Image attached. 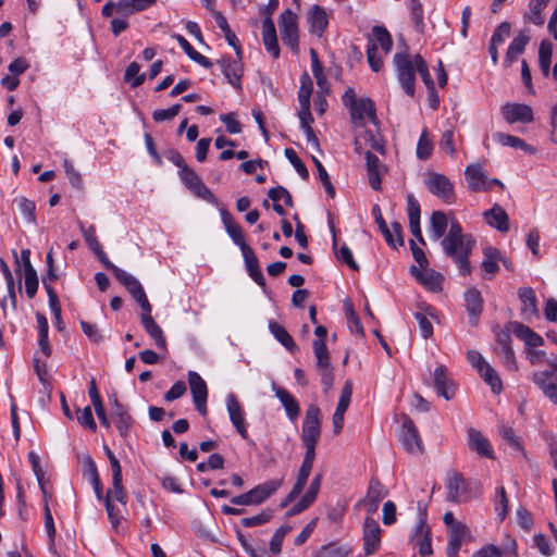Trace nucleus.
<instances>
[{"label":"nucleus","instance_id":"1","mask_svg":"<svg viewBox=\"0 0 557 557\" xmlns=\"http://www.w3.org/2000/svg\"><path fill=\"white\" fill-rule=\"evenodd\" d=\"M445 237L441 240V247L446 257L453 259L461 275L471 273L470 256L475 246V239L471 234H465L461 224L453 219Z\"/></svg>","mask_w":557,"mask_h":557},{"label":"nucleus","instance_id":"2","mask_svg":"<svg viewBox=\"0 0 557 557\" xmlns=\"http://www.w3.org/2000/svg\"><path fill=\"white\" fill-rule=\"evenodd\" d=\"M314 335L318 337L312 342V348L317 358V369L321 374V383L327 391L333 386L334 383V369L331 364V357L325 344V337L327 330L323 325H317L314 329Z\"/></svg>","mask_w":557,"mask_h":557},{"label":"nucleus","instance_id":"3","mask_svg":"<svg viewBox=\"0 0 557 557\" xmlns=\"http://www.w3.org/2000/svg\"><path fill=\"white\" fill-rule=\"evenodd\" d=\"M282 484L283 479L265 481L244 494L233 496L231 503L236 506H259L273 496Z\"/></svg>","mask_w":557,"mask_h":557},{"label":"nucleus","instance_id":"4","mask_svg":"<svg viewBox=\"0 0 557 557\" xmlns=\"http://www.w3.org/2000/svg\"><path fill=\"white\" fill-rule=\"evenodd\" d=\"M394 64L397 71V77L404 91L413 97L416 92V63L409 54L398 52L394 55Z\"/></svg>","mask_w":557,"mask_h":557},{"label":"nucleus","instance_id":"5","mask_svg":"<svg viewBox=\"0 0 557 557\" xmlns=\"http://www.w3.org/2000/svg\"><path fill=\"white\" fill-rule=\"evenodd\" d=\"M509 327L499 329L498 326L494 327V334L496 338V346L494 348L495 354L500 359L502 363L508 371H517L518 364L515 356V351L512 349V339L510 336Z\"/></svg>","mask_w":557,"mask_h":557},{"label":"nucleus","instance_id":"6","mask_svg":"<svg viewBox=\"0 0 557 557\" xmlns=\"http://www.w3.org/2000/svg\"><path fill=\"white\" fill-rule=\"evenodd\" d=\"M321 435V410L318 405L310 404L305 413L301 428L302 444H318Z\"/></svg>","mask_w":557,"mask_h":557},{"label":"nucleus","instance_id":"7","mask_svg":"<svg viewBox=\"0 0 557 557\" xmlns=\"http://www.w3.org/2000/svg\"><path fill=\"white\" fill-rule=\"evenodd\" d=\"M278 24L281 30V38L284 45L289 47L293 50V52L298 53L299 33L297 15L290 9H286L282 12Z\"/></svg>","mask_w":557,"mask_h":557},{"label":"nucleus","instance_id":"8","mask_svg":"<svg viewBox=\"0 0 557 557\" xmlns=\"http://www.w3.org/2000/svg\"><path fill=\"white\" fill-rule=\"evenodd\" d=\"M447 499L453 503H463L473 498L476 494L472 492V483L466 482L463 475L454 472L447 480Z\"/></svg>","mask_w":557,"mask_h":557},{"label":"nucleus","instance_id":"9","mask_svg":"<svg viewBox=\"0 0 557 557\" xmlns=\"http://www.w3.org/2000/svg\"><path fill=\"white\" fill-rule=\"evenodd\" d=\"M399 441L408 453H423L424 450L419 431L412 419L407 414L403 416Z\"/></svg>","mask_w":557,"mask_h":557},{"label":"nucleus","instance_id":"10","mask_svg":"<svg viewBox=\"0 0 557 557\" xmlns=\"http://www.w3.org/2000/svg\"><path fill=\"white\" fill-rule=\"evenodd\" d=\"M419 509V521L414 529V534L412 536V542L419 547V554L421 556L432 555V539H431V530L426 524V508L421 506V503L418 504Z\"/></svg>","mask_w":557,"mask_h":557},{"label":"nucleus","instance_id":"11","mask_svg":"<svg viewBox=\"0 0 557 557\" xmlns=\"http://www.w3.org/2000/svg\"><path fill=\"white\" fill-rule=\"evenodd\" d=\"M425 185L431 194L443 199L446 203L455 202L454 185L444 174L435 172L430 173Z\"/></svg>","mask_w":557,"mask_h":557},{"label":"nucleus","instance_id":"12","mask_svg":"<svg viewBox=\"0 0 557 557\" xmlns=\"http://www.w3.org/2000/svg\"><path fill=\"white\" fill-rule=\"evenodd\" d=\"M349 111L351 121L356 126L363 127L366 125V115L373 125H379L380 123L374 101L371 98H360L357 104L351 107Z\"/></svg>","mask_w":557,"mask_h":557},{"label":"nucleus","instance_id":"13","mask_svg":"<svg viewBox=\"0 0 557 557\" xmlns=\"http://www.w3.org/2000/svg\"><path fill=\"white\" fill-rule=\"evenodd\" d=\"M433 386L438 396L450 400L456 395L457 384L450 377L447 368L444 364H440L433 372Z\"/></svg>","mask_w":557,"mask_h":557},{"label":"nucleus","instance_id":"14","mask_svg":"<svg viewBox=\"0 0 557 557\" xmlns=\"http://www.w3.org/2000/svg\"><path fill=\"white\" fill-rule=\"evenodd\" d=\"M381 533L382 530L376 520L367 517L363 522L362 541L363 550L366 556L375 554L381 547Z\"/></svg>","mask_w":557,"mask_h":557},{"label":"nucleus","instance_id":"15","mask_svg":"<svg viewBox=\"0 0 557 557\" xmlns=\"http://www.w3.org/2000/svg\"><path fill=\"white\" fill-rule=\"evenodd\" d=\"M218 63L220 64L221 72L226 77L228 84H231L236 90L242 91V77L244 75V69L239 57L234 60L232 57L225 55L218 60Z\"/></svg>","mask_w":557,"mask_h":557},{"label":"nucleus","instance_id":"16","mask_svg":"<svg viewBox=\"0 0 557 557\" xmlns=\"http://www.w3.org/2000/svg\"><path fill=\"white\" fill-rule=\"evenodd\" d=\"M220 214L227 235L231 237L233 243L239 247L240 251L245 252V250L250 248V246L246 243L242 225L235 221L234 216L226 208L222 207L220 209Z\"/></svg>","mask_w":557,"mask_h":557},{"label":"nucleus","instance_id":"17","mask_svg":"<svg viewBox=\"0 0 557 557\" xmlns=\"http://www.w3.org/2000/svg\"><path fill=\"white\" fill-rule=\"evenodd\" d=\"M531 380L552 404L557 405V374L554 371L534 372Z\"/></svg>","mask_w":557,"mask_h":557},{"label":"nucleus","instance_id":"18","mask_svg":"<svg viewBox=\"0 0 557 557\" xmlns=\"http://www.w3.org/2000/svg\"><path fill=\"white\" fill-rule=\"evenodd\" d=\"M226 408L230 420L243 440H248L247 424L244 418V410L235 394L226 396Z\"/></svg>","mask_w":557,"mask_h":557},{"label":"nucleus","instance_id":"19","mask_svg":"<svg viewBox=\"0 0 557 557\" xmlns=\"http://www.w3.org/2000/svg\"><path fill=\"white\" fill-rule=\"evenodd\" d=\"M502 113L509 124L517 122L528 124L534 120L532 108L524 103H506L502 108Z\"/></svg>","mask_w":557,"mask_h":557},{"label":"nucleus","instance_id":"20","mask_svg":"<svg viewBox=\"0 0 557 557\" xmlns=\"http://www.w3.org/2000/svg\"><path fill=\"white\" fill-rule=\"evenodd\" d=\"M463 299L466 310L469 314V323L472 326H476L483 311L484 300L482 294L478 288L471 287L465 292Z\"/></svg>","mask_w":557,"mask_h":557},{"label":"nucleus","instance_id":"21","mask_svg":"<svg viewBox=\"0 0 557 557\" xmlns=\"http://www.w3.org/2000/svg\"><path fill=\"white\" fill-rule=\"evenodd\" d=\"M425 271L426 272L423 273L416 265L409 268V273L426 289L434 293L442 290L443 275L433 269H426Z\"/></svg>","mask_w":557,"mask_h":557},{"label":"nucleus","instance_id":"22","mask_svg":"<svg viewBox=\"0 0 557 557\" xmlns=\"http://www.w3.org/2000/svg\"><path fill=\"white\" fill-rule=\"evenodd\" d=\"M468 446L481 457L488 459H494L495 457L490 441L476 429L470 428L468 430Z\"/></svg>","mask_w":557,"mask_h":557},{"label":"nucleus","instance_id":"23","mask_svg":"<svg viewBox=\"0 0 557 557\" xmlns=\"http://www.w3.org/2000/svg\"><path fill=\"white\" fill-rule=\"evenodd\" d=\"M465 176L468 188L471 191L488 190L487 176L480 163H473L466 168Z\"/></svg>","mask_w":557,"mask_h":557},{"label":"nucleus","instance_id":"24","mask_svg":"<svg viewBox=\"0 0 557 557\" xmlns=\"http://www.w3.org/2000/svg\"><path fill=\"white\" fill-rule=\"evenodd\" d=\"M272 388L284 407L288 419L295 421L300 414V406L297 399L287 389L277 386L275 383L272 384Z\"/></svg>","mask_w":557,"mask_h":557},{"label":"nucleus","instance_id":"25","mask_svg":"<svg viewBox=\"0 0 557 557\" xmlns=\"http://www.w3.org/2000/svg\"><path fill=\"white\" fill-rule=\"evenodd\" d=\"M262 40L265 50L272 54L274 59H277L280 57L281 50L272 17H265L262 22Z\"/></svg>","mask_w":557,"mask_h":557},{"label":"nucleus","instance_id":"26","mask_svg":"<svg viewBox=\"0 0 557 557\" xmlns=\"http://www.w3.org/2000/svg\"><path fill=\"white\" fill-rule=\"evenodd\" d=\"M509 325L513 334L522 339L528 348L539 347L544 344L543 337L528 325L517 321L510 322Z\"/></svg>","mask_w":557,"mask_h":557},{"label":"nucleus","instance_id":"27","mask_svg":"<svg viewBox=\"0 0 557 557\" xmlns=\"http://www.w3.org/2000/svg\"><path fill=\"white\" fill-rule=\"evenodd\" d=\"M483 215L490 226L502 233L509 231V216L499 205L495 203L490 210L485 211Z\"/></svg>","mask_w":557,"mask_h":557},{"label":"nucleus","instance_id":"28","mask_svg":"<svg viewBox=\"0 0 557 557\" xmlns=\"http://www.w3.org/2000/svg\"><path fill=\"white\" fill-rule=\"evenodd\" d=\"M308 23L310 25L309 32L321 37L329 25L325 10L322 7L314 4L308 14Z\"/></svg>","mask_w":557,"mask_h":557},{"label":"nucleus","instance_id":"29","mask_svg":"<svg viewBox=\"0 0 557 557\" xmlns=\"http://www.w3.org/2000/svg\"><path fill=\"white\" fill-rule=\"evenodd\" d=\"M242 255L248 275L256 282V284L264 288L267 286L265 278L260 269L259 261L253 249L250 247L246 249L245 252H242Z\"/></svg>","mask_w":557,"mask_h":557},{"label":"nucleus","instance_id":"30","mask_svg":"<svg viewBox=\"0 0 557 557\" xmlns=\"http://www.w3.org/2000/svg\"><path fill=\"white\" fill-rule=\"evenodd\" d=\"M367 160V175L369 185L375 191L382 189V176H381V161L380 159L371 151L366 152Z\"/></svg>","mask_w":557,"mask_h":557},{"label":"nucleus","instance_id":"31","mask_svg":"<svg viewBox=\"0 0 557 557\" xmlns=\"http://www.w3.org/2000/svg\"><path fill=\"white\" fill-rule=\"evenodd\" d=\"M518 297L523 304L521 308V314L524 319L537 315V300L533 288L520 287L518 289Z\"/></svg>","mask_w":557,"mask_h":557},{"label":"nucleus","instance_id":"32","mask_svg":"<svg viewBox=\"0 0 557 557\" xmlns=\"http://www.w3.org/2000/svg\"><path fill=\"white\" fill-rule=\"evenodd\" d=\"M448 218L444 211H433L430 218V236L433 240L445 237L448 227Z\"/></svg>","mask_w":557,"mask_h":557},{"label":"nucleus","instance_id":"33","mask_svg":"<svg viewBox=\"0 0 557 557\" xmlns=\"http://www.w3.org/2000/svg\"><path fill=\"white\" fill-rule=\"evenodd\" d=\"M172 37L177 41L180 47L184 50V52L188 55L190 60L206 69H211L213 66L212 61L207 57L202 55L200 52L196 51L183 35L173 34Z\"/></svg>","mask_w":557,"mask_h":557},{"label":"nucleus","instance_id":"34","mask_svg":"<svg viewBox=\"0 0 557 557\" xmlns=\"http://www.w3.org/2000/svg\"><path fill=\"white\" fill-rule=\"evenodd\" d=\"M141 324L147 334L154 341L156 346L163 351H168V344L163 331L153 318L141 319Z\"/></svg>","mask_w":557,"mask_h":557},{"label":"nucleus","instance_id":"35","mask_svg":"<svg viewBox=\"0 0 557 557\" xmlns=\"http://www.w3.org/2000/svg\"><path fill=\"white\" fill-rule=\"evenodd\" d=\"M269 330L274 338L281 343L288 351L295 352L298 350V346L296 345L294 338L289 335V333L276 321L271 320L269 322Z\"/></svg>","mask_w":557,"mask_h":557},{"label":"nucleus","instance_id":"36","mask_svg":"<svg viewBox=\"0 0 557 557\" xmlns=\"http://www.w3.org/2000/svg\"><path fill=\"white\" fill-rule=\"evenodd\" d=\"M115 278L127 289V292L132 295L135 301L146 296V293L140 282L135 276L128 274L124 270L120 271L119 275Z\"/></svg>","mask_w":557,"mask_h":557},{"label":"nucleus","instance_id":"37","mask_svg":"<svg viewBox=\"0 0 557 557\" xmlns=\"http://www.w3.org/2000/svg\"><path fill=\"white\" fill-rule=\"evenodd\" d=\"M84 472L89 475L90 483L94 487L97 498L100 500L103 498V487L98 473L97 466L90 455H87L84 459Z\"/></svg>","mask_w":557,"mask_h":557},{"label":"nucleus","instance_id":"38","mask_svg":"<svg viewBox=\"0 0 557 557\" xmlns=\"http://www.w3.org/2000/svg\"><path fill=\"white\" fill-rule=\"evenodd\" d=\"M483 256L482 269L487 274L494 275L499 270L498 262L499 259H502L500 250L493 246H486L483 248Z\"/></svg>","mask_w":557,"mask_h":557},{"label":"nucleus","instance_id":"39","mask_svg":"<svg viewBox=\"0 0 557 557\" xmlns=\"http://www.w3.org/2000/svg\"><path fill=\"white\" fill-rule=\"evenodd\" d=\"M111 416L120 436L125 438L134 422L132 416L128 413L126 407H122L120 410H112Z\"/></svg>","mask_w":557,"mask_h":557},{"label":"nucleus","instance_id":"40","mask_svg":"<svg viewBox=\"0 0 557 557\" xmlns=\"http://www.w3.org/2000/svg\"><path fill=\"white\" fill-rule=\"evenodd\" d=\"M187 376L189 388L193 395V401L208 398L207 383L200 376V374L195 371H189Z\"/></svg>","mask_w":557,"mask_h":557},{"label":"nucleus","instance_id":"41","mask_svg":"<svg viewBox=\"0 0 557 557\" xmlns=\"http://www.w3.org/2000/svg\"><path fill=\"white\" fill-rule=\"evenodd\" d=\"M494 139L503 146L521 149L529 153H534L535 151V149L531 145L527 144L523 139L517 136L497 132L494 134Z\"/></svg>","mask_w":557,"mask_h":557},{"label":"nucleus","instance_id":"42","mask_svg":"<svg viewBox=\"0 0 557 557\" xmlns=\"http://www.w3.org/2000/svg\"><path fill=\"white\" fill-rule=\"evenodd\" d=\"M478 372L483 381L491 386V389L495 395H499L503 392V382L498 373L488 362Z\"/></svg>","mask_w":557,"mask_h":557},{"label":"nucleus","instance_id":"43","mask_svg":"<svg viewBox=\"0 0 557 557\" xmlns=\"http://www.w3.org/2000/svg\"><path fill=\"white\" fill-rule=\"evenodd\" d=\"M352 548L345 544L338 545L335 542H331L323 545L317 553L315 557H350Z\"/></svg>","mask_w":557,"mask_h":557},{"label":"nucleus","instance_id":"44","mask_svg":"<svg viewBox=\"0 0 557 557\" xmlns=\"http://www.w3.org/2000/svg\"><path fill=\"white\" fill-rule=\"evenodd\" d=\"M408 10L414 30L419 34H423L425 29V23L423 18L422 2L420 0H408Z\"/></svg>","mask_w":557,"mask_h":557},{"label":"nucleus","instance_id":"45","mask_svg":"<svg viewBox=\"0 0 557 557\" xmlns=\"http://www.w3.org/2000/svg\"><path fill=\"white\" fill-rule=\"evenodd\" d=\"M44 519H45V528H46V531H47V534L49 537V547H48L49 552L54 557H61L55 548V544H54L55 527H54V521H53L51 510L49 508V505H47V504L44 505Z\"/></svg>","mask_w":557,"mask_h":557},{"label":"nucleus","instance_id":"46","mask_svg":"<svg viewBox=\"0 0 557 557\" xmlns=\"http://www.w3.org/2000/svg\"><path fill=\"white\" fill-rule=\"evenodd\" d=\"M312 90V79L307 72H304L302 75L300 76V87L298 90V101L300 107L310 106Z\"/></svg>","mask_w":557,"mask_h":557},{"label":"nucleus","instance_id":"47","mask_svg":"<svg viewBox=\"0 0 557 557\" xmlns=\"http://www.w3.org/2000/svg\"><path fill=\"white\" fill-rule=\"evenodd\" d=\"M195 196L206 200L207 202L219 206L218 198L212 194V191L205 185L202 180L199 177L190 186L187 187Z\"/></svg>","mask_w":557,"mask_h":557},{"label":"nucleus","instance_id":"48","mask_svg":"<svg viewBox=\"0 0 557 557\" xmlns=\"http://www.w3.org/2000/svg\"><path fill=\"white\" fill-rule=\"evenodd\" d=\"M433 152V143L429 137V132L424 128L420 135V138L417 144V157L420 160H428Z\"/></svg>","mask_w":557,"mask_h":557},{"label":"nucleus","instance_id":"49","mask_svg":"<svg viewBox=\"0 0 557 557\" xmlns=\"http://www.w3.org/2000/svg\"><path fill=\"white\" fill-rule=\"evenodd\" d=\"M372 35L376 42L381 46V48L388 53L393 47V39L389 32L380 25H375L372 27Z\"/></svg>","mask_w":557,"mask_h":557},{"label":"nucleus","instance_id":"50","mask_svg":"<svg viewBox=\"0 0 557 557\" xmlns=\"http://www.w3.org/2000/svg\"><path fill=\"white\" fill-rule=\"evenodd\" d=\"M272 517L273 510L271 508H265L256 516L240 519V524L245 528L262 525L268 523L272 519Z\"/></svg>","mask_w":557,"mask_h":557},{"label":"nucleus","instance_id":"51","mask_svg":"<svg viewBox=\"0 0 557 557\" xmlns=\"http://www.w3.org/2000/svg\"><path fill=\"white\" fill-rule=\"evenodd\" d=\"M139 71L140 66L135 61L129 63L125 70L124 81L126 83H131V86L133 88L140 86L145 82V74H139Z\"/></svg>","mask_w":557,"mask_h":557},{"label":"nucleus","instance_id":"52","mask_svg":"<svg viewBox=\"0 0 557 557\" xmlns=\"http://www.w3.org/2000/svg\"><path fill=\"white\" fill-rule=\"evenodd\" d=\"M292 531V527L289 524H284L280 527L273 534L270 544L269 549L271 554L278 555L282 552V544L285 535Z\"/></svg>","mask_w":557,"mask_h":557},{"label":"nucleus","instance_id":"53","mask_svg":"<svg viewBox=\"0 0 557 557\" xmlns=\"http://www.w3.org/2000/svg\"><path fill=\"white\" fill-rule=\"evenodd\" d=\"M387 495V490L377 478H372L369 482L368 492L364 498L368 500L381 502Z\"/></svg>","mask_w":557,"mask_h":557},{"label":"nucleus","instance_id":"54","mask_svg":"<svg viewBox=\"0 0 557 557\" xmlns=\"http://www.w3.org/2000/svg\"><path fill=\"white\" fill-rule=\"evenodd\" d=\"M312 162L314 163L315 168H317V171H318V174H319V178L326 191V194L331 197V198H334L335 195H336V191H335V187L334 185L332 184L331 180H330V176L325 170V168L323 166V164L320 162V160L318 158H315L314 156L312 157Z\"/></svg>","mask_w":557,"mask_h":557},{"label":"nucleus","instance_id":"55","mask_svg":"<svg viewBox=\"0 0 557 557\" xmlns=\"http://www.w3.org/2000/svg\"><path fill=\"white\" fill-rule=\"evenodd\" d=\"M284 154L286 159L293 164L296 172L299 174V176L307 181L309 178V171L306 166V164L301 161V159L297 156L296 151L292 148H286L284 150Z\"/></svg>","mask_w":557,"mask_h":557},{"label":"nucleus","instance_id":"56","mask_svg":"<svg viewBox=\"0 0 557 557\" xmlns=\"http://www.w3.org/2000/svg\"><path fill=\"white\" fill-rule=\"evenodd\" d=\"M104 500L106 510L108 513V518L113 528H117L121 520L123 519V515L119 507H116L111 500V492H107L106 496L102 498Z\"/></svg>","mask_w":557,"mask_h":557},{"label":"nucleus","instance_id":"57","mask_svg":"<svg viewBox=\"0 0 557 557\" xmlns=\"http://www.w3.org/2000/svg\"><path fill=\"white\" fill-rule=\"evenodd\" d=\"M76 419L77 422L85 429L90 430L91 432H96L97 424L95 422L91 408L86 406L84 409H76Z\"/></svg>","mask_w":557,"mask_h":557},{"label":"nucleus","instance_id":"58","mask_svg":"<svg viewBox=\"0 0 557 557\" xmlns=\"http://www.w3.org/2000/svg\"><path fill=\"white\" fill-rule=\"evenodd\" d=\"M414 63H416V70L420 74L422 82L424 83L425 87L429 88L431 86H434V81L430 74L428 64L423 57L419 53L414 55Z\"/></svg>","mask_w":557,"mask_h":557},{"label":"nucleus","instance_id":"59","mask_svg":"<svg viewBox=\"0 0 557 557\" xmlns=\"http://www.w3.org/2000/svg\"><path fill=\"white\" fill-rule=\"evenodd\" d=\"M17 203V207L21 211V213L25 216V219L28 222L35 223L36 222V205L33 200H29L25 197H21L18 199L14 200Z\"/></svg>","mask_w":557,"mask_h":557},{"label":"nucleus","instance_id":"60","mask_svg":"<svg viewBox=\"0 0 557 557\" xmlns=\"http://www.w3.org/2000/svg\"><path fill=\"white\" fill-rule=\"evenodd\" d=\"M182 106L180 103L173 104L169 109H158L152 113V119L157 123L170 121L174 119L181 111Z\"/></svg>","mask_w":557,"mask_h":557},{"label":"nucleus","instance_id":"61","mask_svg":"<svg viewBox=\"0 0 557 557\" xmlns=\"http://www.w3.org/2000/svg\"><path fill=\"white\" fill-rule=\"evenodd\" d=\"M25 293L29 299H33L38 290V275L36 270L24 272Z\"/></svg>","mask_w":557,"mask_h":557},{"label":"nucleus","instance_id":"62","mask_svg":"<svg viewBox=\"0 0 557 557\" xmlns=\"http://www.w3.org/2000/svg\"><path fill=\"white\" fill-rule=\"evenodd\" d=\"M440 148L445 151L450 158H456V148L454 141V131L446 129L441 137Z\"/></svg>","mask_w":557,"mask_h":557},{"label":"nucleus","instance_id":"63","mask_svg":"<svg viewBox=\"0 0 557 557\" xmlns=\"http://www.w3.org/2000/svg\"><path fill=\"white\" fill-rule=\"evenodd\" d=\"M63 168L65 171V174L70 181V184L77 189H81L83 187V180L78 171L75 170L72 161L69 159H64L63 161Z\"/></svg>","mask_w":557,"mask_h":557},{"label":"nucleus","instance_id":"64","mask_svg":"<svg viewBox=\"0 0 557 557\" xmlns=\"http://www.w3.org/2000/svg\"><path fill=\"white\" fill-rule=\"evenodd\" d=\"M220 121L225 125L227 133H230V134L242 133V124L237 120V114L235 112L221 114Z\"/></svg>","mask_w":557,"mask_h":557}]
</instances>
